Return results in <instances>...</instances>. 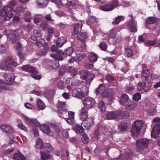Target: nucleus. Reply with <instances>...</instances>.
Returning <instances> with one entry per match:
<instances>
[{
    "label": "nucleus",
    "instance_id": "1",
    "mask_svg": "<svg viewBox=\"0 0 160 160\" xmlns=\"http://www.w3.org/2000/svg\"><path fill=\"white\" fill-rule=\"evenodd\" d=\"M42 140L38 138L36 141V143L37 145H38L41 149H43L42 151L41 152V157L42 160H46L50 158V155L46 153V152H49L52 150V148L51 146L48 143H45L43 144Z\"/></svg>",
    "mask_w": 160,
    "mask_h": 160
},
{
    "label": "nucleus",
    "instance_id": "2",
    "mask_svg": "<svg viewBox=\"0 0 160 160\" xmlns=\"http://www.w3.org/2000/svg\"><path fill=\"white\" fill-rule=\"evenodd\" d=\"M21 34V30L20 29H18L12 34H8L7 35V37L12 40L13 44L16 43L14 46V48L17 51H18V52L20 51V49L21 47V45L19 43H16V42L19 39V36Z\"/></svg>",
    "mask_w": 160,
    "mask_h": 160
},
{
    "label": "nucleus",
    "instance_id": "3",
    "mask_svg": "<svg viewBox=\"0 0 160 160\" xmlns=\"http://www.w3.org/2000/svg\"><path fill=\"white\" fill-rule=\"evenodd\" d=\"M3 65L0 64V68L6 71H12L13 69L12 68L11 65H12L14 67H16L18 64L15 62L14 59L12 57H8L5 60Z\"/></svg>",
    "mask_w": 160,
    "mask_h": 160
},
{
    "label": "nucleus",
    "instance_id": "4",
    "mask_svg": "<svg viewBox=\"0 0 160 160\" xmlns=\"http://www.w3.org/2000/svg\"><path fill=\"white\" fill-rule=\"evenodd\" d=\"M149 143V141L146 138L138 140L136 143V151L138 152L142 151L148 147Z\"/></svg>",
    "mask_w": 160,
    "mask_h": 160
},
{
    "label": "nucleus",
    "instance_id": "5",
    "mask_svg": "<svg viewBox=\"0 0 160 160\" xmlns=\"http://www.w3.org/2000/svg\"><path fill=\"white\" fill-rule=\"evenodd\" d=\"M11 8L5 5L0 10V16L5 17L3 18L4 21H9L12 18L13 16V13L12 12H10L12 11Z\"/></svg>",
    "mask_w": 160,
    "mask_h": 160
},
{
    "label": "nucleus",
    "instance_id": "6",
    "mask_svg": "<svg viewBox=\"0 0 160 160\" xmlns=\"http://www.w3.org/2000/svg\"><path fill=\"white\" fill-rule=\"evenodd\" d=\"M85 82H80L76 88L73 89L72 91V96L79 98H82L84 97V93L82 91V88L84 87Z\"/></svg>",
    "mask_w": 160,
    "mask_h": 160
},
{
    "label": "nucleus",
    "instance_id": "7",
    "mask_svg": "<svg viewBox=\"0 0 160 160\" xmlns=\"http://www.w3.org/2000/svg\"><path fill=\"white\" fill-rule=\"evenodd\" d=\"M57 47V45L52 46L51 48V51L55 52L56 53L51 54V56L56 60L62 61L63 60V58L61 55H63L64 53L61 50H59Z\"/></svg>",
    "mask_w": 160,
    "mask_h": 160
},
{
    "label": "nucleus",
    "instance_id": "8",
    "mask_svg": "<svg viewBox=\"0 0 160 160\" xmlns=\"http://www.w3.org/2000/svg\"><path fill=\"white\" fill-rule=\"evenodd\" d=\"M82 102L84 107L90 109L94 106L96 102L93 98L88 97L84 99Z\"/></svg>",
    "mask_w": 160,
    "mask_h": 160
},
{
    "label": "nucleus",
    "instance_id": "9",
    "mask_svg": "<svg viewBox=\"0 0 160 160\" xmlns=\"http://www.w3.org/2000/svg\"><path fill=\"white\" fill-rule=\"evenodd\" d=\"M129 16L131 18V19L128 22V29L131 32H136L137 30L136 27L137 22L132 18L133 16L132 14L129 15Z\"/></svg>",
    "mask_w": 160,
    "mask_h": 160
},
{
    "label": "nucleus",
    "instance_id": "10",
    "mask_svg": "<svg viewBox=\"0 0 160 160\" xmlns=\"http://www.w3.org/2000/svg\"><path fill=\"white\" fill-rule=\"evenodd\" d=\"M83 120H82V124L83 127L87 129H89L92 127L94 123V119L91 117L88 118Z\"/></svg>",
    "mask_w": 160,
    "mask_h": 160
},
{
    "label": "nucleus",
    "instance_id": "11",
    "mask_svg": "<svg viewBox=\"0 0 160 160\" xmlns=\"http://www.w3.org/2000/svg\"><path fill=\"white\" fill-rule=\"evenodd\" d=\"M106 118L108 120L119 119L118 110L108 112L106 114Z\"/></svg>",
    "mask_w": 160,
    "mask_h": 160
},
{
    "label": "nucleus",
    "instance_id": "12",
    "mask_svg": "<svg viewBox=\"0 0 160 160\" xmlns=\"http://www.w3.org/2000/svg\"><path fill=\"white\" fill-rule=\"evenodd\" d=\"M160 132V124H156L151 133V136L152 138H156L158 136Z\"/></svg>",
    "mask_w": 160,
    "mask_h": 160
},
{
    "label": "nucleus",
    "instance_id": "13",
    "mask_svg": "<svg viewBox=\"0 0 160 160\" xmlns=\"http://www.w3.org/2000/svg\"><path fill=\"white\" fill-rule=\"evenodd\" d=\"M24 119L28 121V123L30 125L32 126H39L40 123L38 122L37 120L35 118H30L26 116H23Z\"/></svg>",
    "mask_w": 160,
    "mask_h": 160
},
{
    "label": "nucleus",
    "instance_id": "14",
    "mask_svg": "<svg viewBox=\"0 0 160 160\" xmlns=\"http://www.w3.org/2000/svg\"><path fill=\"white\" fill-rule=\"evenodd\" d=\"M88 109L84 107L82 108L81 110L80 111L79 115L80 119L81 120H84L85 119L87 118H88Z\"/></svg>",
    "mask_w": 160,
    "mask_h": 160
},
{
    "label": "nucleus",
    "instance_id": "15",
    "mask_svg": "<svg viewBox=\"0 0 160 160\" xmlns=\"http://www.w3.org/2000/svg\"><path fill=\"white\" fill-rule=\"evenodd\" d=\"M40 128L42 132L49 136L53 135V132L50 130L49 127L47 125H41L40 126Z\"/></svg>",
    "mask_w": 160,
    "mask_h": 160
},
{
    "label": "nucleus",
    "instance_id": "16",
    "mask_svg": "<svg viewBox=\"0 0 160 160\" xmlns=\"http://www.w3.org/2000/svg\"><path fill=\"white\" fill-rule=\"evenodd\" d=\"M82 25V22L76 23L74 24V34L75 35H77L79 33L78 32L79 30H81Z\"/></svg>",
    "mask_w": 160,
    "mask_h": 160
},
{
    "label": "nucleus",
    "instance_id": "17",
    "mask_svg": "<svg viewBox=\"0 0 160 160\" xmlns=\"http://www.w3.org/2000/svg\"><path fill=\"white\" fill-rule=\"evenodd\" d=\"M13 158L14 160H26L25 156L19 151L13 154Z\"/></svg>",
    "mask_w": 160,
    "mask_h": 160
},
{
    "label": "nucleus",
    "instance_id": "18",
    "mask_svg": "<svg viewBox=\"0 0 160 160\" xmlns=\"http://www.w3.org/2000/svg\"><path fill=\"white\" fill-rule=\"evenodd\" d=\"M128 100L129 97L127 95L122 94L119 101V102L121 105H123L128 101Z\"/></svg>",
    "mask_w": 160,
    "mask_h": 160
},
{
    "label": "nucleus",
    "instance_id": "19",
    "mask_svg": "<svg viewBox=\"0 0 160 160\" xmlns=\"http://www.w3.org/2000/svg\"><path fill=\"white\" fill-rule=\"evenodd\" d=\"M118 114L119 119L128 118L130 116V114L128 112L121 110H118Z\"/></svg>",
    "mask_w": 160,
    "mask_h": 160
},
{
    "label": "nucleus",
    "instance_id": "20",
    "mask_svg": "<svg viewBox=\"0 0 160 160\" xmlns=\"http://www.w3.org/2000/svg\"><path fill=\"white\" fill-rule=\"evenodd\" d=\"M98 57L97 55L94 53H90L88 56V59L90 62L94 63L97 60Z\"/></svg>",
    "mask_w": 160,
    "mask_h": 160
},
{
    "label": "nucleus",
    "instance_id": "21",
    "mask_svg": "<svg viewBox=\"0 0 160 160\" xmlns=\"http://www.w3.org/2000/svg\"><path fill=\"white\" fill-rule=\"evenodd\" d=\"M106 79L109 82L113 83V86H116L118 85L117 82L114 79L113 77L110 74H108L106 76Z\"/></svg>",
    "mask_w": 160,
    "mask_h": 160
},
{
    "label": "nucleus",
    "instance_id": "22",
    "mask_svg": "<svg viewBox=\"0 0 160 160\" xmlns=\"http://www.w3.org/2000/svg\"><path fill=\"white\" fill-rule=\"evenodd\" d=\"M1 128L2 131L6 133H11L12 132V128L8 125L4 124L1 126Z\"/></svg>",
    "mask_w": 160,
    "mask_h": 160
},
{
    "label": "nucleus",
    "instance_id": "23",
    "mask_svg": "<svg viewBox=\"0 0 160 160\" xmlns=\"http://www.w3.org/2000/svg\"><path fill=\"white\" fill-rule=\"evenodd\" d=\"M141 130L132 126L131 130L132 135L133 137H136L140 134Z\"/></svg>",
    "mask_w": 160,
    "mask_h": 160
},
{
    "label": "nucleus",
    "instance_id": "24",
    "mask_svg": "<svg viewBox=\"0 0 160 160\" xmlns=\"http://www.w3.org/2000/svg\"><path fill=\"white\" fill-rule=\"evenodd\" d=\"M72 129L77 133H82L84 131V129L82 126L78 124L74 125L72 127Z\"/></svg>",
    "mask_w": 160,
    "mask_h": 160
},
{
    "label": "nucleus",
    "instance_id": "25",
    "mask_svg": "<svg viewBox=\"0 0 160 160\" xmlns=\"http://www.w3.org/2000/svg\"><path fill=\"white\" fill-rule=\"evenodd\" d=\"M66 42V38L63 37L59 38L56 41V44L58 47H61Z\"/></svg>",
    "mask_w": 160,
    "mask_h": 160
},
{
    "label": "nucleus",
    "instance_id": "26",
    "mask_svg": "<svg viewBox=\"0 0 160 160\" xmlns=\"http://www.w3.org/2000/svg\"><path fill=\"white\" fill-rule=\"evenodd\" d=\"M22 69L30 73L37 72V71L33 67H30L28 65H25L22 67Z\"/></svg>",
    "mask_w": 160,
    "mask_h": 160
},
{
    "label": "nucleus",
    "instance_id": "27",
    "mask_svg": "<svg viewBox=\"0 0 160 160\" xmlns=\"http://www.w3.org/2000/svg\"><path fill=\"white\" fill-rule=\"evenodd\" d=\"M4 78L7 82V84H8V82L13 81L14 79V76L12 74H5Z\"/></svg>",
    "mask_w": 160,
    "mask_h": 160
},
{
    "label": "nucleus",
    "instance_id": "28",
    "mask_svg": "<svg viewBox=\"0 0 160 160\" xmlns=\"http://www.w3.org/2000/svg\"><path fill=\"white\" fill-rule=\"evenodd\" d=\"M37 106L38 108L40 110H43L45 107V105L42 101L40 99L37 100Z\"/></svg>",
    "mask_w": 160,
    "mask_h": 160
},
{
    "label": "nucleus",
    "instance_id": "29",
    "mask_svg": "<svg viewBox=\"0 0 160 160\" xmlns=\"http://www.w3.org/2000/svg\"><path fill=\"white\" fill-rule=\"evenodd\" d=\"M68 72L73 76H76L77 74L78 70L73 66L69 67L68 68Z\"/></svg>",
    "mask_w": 160,
    "mask_h": 160
},
{
    "label": "nucleus",
    "instance_id": "30",
    "mask_svg": "<svg viewBox=\"0 0 160 160\" xmlns=\"http://www.w3.org/2000/svg\"><path fill=\"white\" fill-rule=\"evenodd\" d=\"M99 8L103 11H108L113 10L110 4H107L106 5L101 6Z\"/></svg>",
    "mask_w": 160,
    "mask_h": 160
},
{
    "label": "nucleus",
    "instance_id": "31",
    "mask_svg": "<svg viewBox=\"0 0 160 160\" xmlns=\"http://www.w3.org/2000/svg\"><path fill=\"white\" fill-rule=\"evenodd\" d=\"M146 23L148 24H154L157 21V18L154 17H149L146 19Z\"/></svg>",
    "mask_w": 160,
    "mask_h": 160
},
{
    "label": "nucleus",
    "instance_id": "32",
    "mask_svg": "<svg viewBox=\"0 0 160 160\" xmlns=\"http://www.w3.org/2000/svg\"><path fill=\"white\" fill-rule=\"evenodd\" d=\"M58 112L59 113V116L63 118H65V117L68 115V112L66 108L62 109H59Z\"/></svg>",
    "mask_w": 160,
    "mask_h": 160
},
{
    "label": "nucleus",
    "instance_id": "33",
    "mask_svg": "<svg viewBox=\"0 0 160 160\" xmlns=\"http://www.w3.org/2000/svg\"><path fill=\"white\" fill-rule=\"evenodd\" d=\"M143 125L142 122L141 120H139L134 122L132 126L141 130L143 127Z\"/></svg>",
    "mask_w": 160,
    "mask_h": 160
},
{
    "label": "nucleus",
    "instance_id": "34",
    "mask_svg": "<svg viewBox=\"0 0 160 160\" xmlns=\"http://www.w3.org/2000/svg\"><path fill=\"white\" fill-rule=\"evenodd\" d=\"M48 2V0H38L37 1V3L38 6L41 8L46 6Z\"/></svg>",
    "mask_w": 160,
    "mask_h": 160
},
{
    "label": "nucleus",
    "instance_id": "35",
    "mask_svg": "<svg viewBox=\"0 0 160 160\" xmlns=\"http://www.w3.org/2000/svg\"><path fill=\"white\" fill-rule=\"evenodd\" d=\"M137 106V103L136 102H133L126 105L125 107V108L127 110H133Z\"/></svg>",
    "mask_w": 160,
    "mask_h": 160
},
{
    "label": "nucleus",
    "instance_id": "36",
    "mask_svg": "<svg viewBox=\"0 0 160 160\" xmlns=\"http://www.w3.org/2000/svg\"><path fill=\"white\" fill-rule=\"evenodd\" d=\"M151 86V82L146 80V81L144 82V91L145 92H148L150 89Z\"/></svg>",
    "mask_w": 160,
    "mask_h": 160
},
{
    "label": "nucleus",
    "instance_id": "37",
    "mask_svg": "<svg viewBox=\"0 0 160 160\" xmlns=\"http://www.w3.org/2000/svg\"><path fill=\"white\" fill-rule=\"evenodd\" d=\"M98 107L102 112H104L106 111V106L103 101H101L98 102Z\"/></svg>",
    "mask_w": 160,
    "mask_h": 160
},
{
    "label": "nucleus",
    "instance_id": "38",
    "mask_svg": "<svg viewBox=\"0 0 160 160\" xmlns=\"http://www.w3.org/2000/svg\"><path fill=\"white\" fill-rule=\"evenodd\" d=\"M88 71L86 70H82L80 72L81 74L80 78L83 80H85L87 78L88 75L89 74Z\"/></svg>",
    "mask_w": 160,
    "mask_h": 160
},
{
    "label": "nucleus",
    "instance_id": "39",
    "mask_svg": "<svg viewBox=\"0 0 160 160\" xmlns=\"http://www.w3.org/2000/svg\"><path fill=\"white\" fill-rule=\"evenodd\" d=\"M17 5V3L15 0H12L9 2L8 4H7L6 6L7 7L11 8V11H12L14 9V7L16 6Z\"/></svg>",
    "mask_w": 160,
    "mask_h": 160
},
{
    "label": "nucleus",
    "instance_id": "40",
    "mask_svg": "<svg viewBox=\"0 0 160 160\" xmlns=\"http://www.w3.org/2000/svg\"><path fill=\"white\" fill-rule=\"evenodd\" d=\"M150 73V72L149 69L143 70L142 73V77H144L145 79L147 80Z\"/></svg>",
    "mask_w": 160,
    "mask_h": 160
},
{
    "label": "nucleus",
    "instance_id": "41",
    "mask_svg": "<svg viewBox=\"0 0 160 160\" xmlns=\"http://www.w3.org/2000/svg\"><path fill=\"white\" fill-rule=\"evenodd\" d=\"M78 38L81 41H83L87 37L86 34L82 32H79L77 34Z\"/></svg>",
    "mask_w": 160,
    "mask_h": 160
},
{
    "label": "nucleus",
    "instance_id": "42",
    "mask_svg": "<svg viewBox=\"0 0 160 160\" xmlns=\"http://www.w3.org/2000/svg\"><path fill=\"white\" fill-rule=\"evenodd\" d=\"M31 18V16L30 13L29 12H27L23 16V18L27 22H29L30 21Z\"/></svg>",
    "mask_w": 160,
    "mask_h": 160
},
{
    "label": "nucleus",
    "instance_id": "43",
    "mask_svg": "<svg viewBox=\"0 0 160 160\" xmlns=\"http://www.w3.org/2000/svg\"><path fill=\"white\" fill-rule=\"evenodd\" d=\"M68 156L69 152L67 150L64 149L62 151L61 155V158L62 159H63V158H65V159H67L68 158ZM63 159L64 160V158H63Z\"/></svg>",
    "mask_w": 160,
    "mask_h": 160
},
{
    "label": "nucleus",
    "instance_id": "44",
    "mask_svg": "<svg viewBox=\"0 0 160 160\" xmlns=\"http://www.w3.org/2000/svg\"><path fill=\"white\" fill-rule=\"evenodd\" d=\"M94 74L92 73L89 72L87 78L85 79V80L87 82H91L94 78Z\"/></svg>",
    "mask_w": 160,
    "mask_h": 160
},
{
    "label": "nucleus",
    "instance_id": "45",
    "mask_svg": "<svg viewBox=\"0 0 160 160\" xmlns=\"http://www.w3.org/2000/svg\"><path fill=\"white\" fill-rule=\"evenodd\" d=\"M124 19V17L123 16H118L115 18V21L112 23L113 24H118L121 21L123 20Z\"/></svg>",
    "mask_w": 160,
    "mask_h": 160
},
{
    "label": "nucleus",
    "instance_id": "46",
    "mask_svg": "<svg viewBox=\"0 0 160 160\" xmlns=\"http://www.w3.org/2000/svg\"><path fill=\"white\" fill-rule=\"evenodd\" d=\"M105 87L103 84H101L99 85L98 87L97 88L96 90V92L97 94H100L102 92L103 89H104Z\"/></svg>",
    "mask_w": 160,
    "mask_h": 160
},
{
    "label": "nucleus",
    "instance_id": "47",
    "mask_svg": "<svg viewBox=\"0 0 160 160\" xmlns=\"http://www.w3.org/2000/svg\"><path fill=\"white\" fill-rule=\"evenodd\" d=\"M82 57L81 56H79L76 59L74 58H72L69 60V62L70 63H73L74 61L78 63L79 61L82 59Z\"/></svg>",
    "mask_w": 160,
    "mask_h": 160
},
{
    "label": "nucleus",
    "instance_id": "48",
    "mask_svg": "<svg viewBox=\"0 0 160 160\" xmlns=\"http://www.w3.org/2000/svg\"><path fill=\"white\" fill-rule=\"evenodd\" d=\"M117 32V31L116 29H112L110 31V36L111 37L115 38L116 37V35Z\"/></svg>",
    "mask_w": 160,
    "mask_h": 160
},
{
    "label": "nucleus",
    "instance_id": "49",
    "mask_svg": "<svg viewBox=\"0 0 160 160\" xmlns=\"http://www.w3.org/2000/svg\"><path fill=\"white\" fill-rule=\"evenodd\" d=\"M73 52V49L72 47H69L65 50V53L67 55H70Z\"/></svg>",
    "mask_w": 160,
    "mask_h": 160
},
{
    "label": "nucleus",
    "instance_id": "50",
    "mask_svg": "<svg viewBox=\"0 0 160 160\" xmlns=\"http://www.w3.org/2000/svg\"><path fill=\"white\" fill-rule=\"evenodd\" d=\"M58 88L60 89H63L65 87L64 82L62 80H60L57 84Z\"/></svg>",
    "mask_w": 160,
    "mask_h": 160
},
{
    "label": "nucleus",
    "instance_id": "51",
    "mask_svg": "<svg viewBox=\"0 0 160 160\" xmlns=\"http://www.w3.org/2000/svg\"><path fill=\"white\" fill-rule=\"evenodd\" d=\"M25 9V8L21 6L17 7L15 9H14L13 11L15 12H22L24 11Z\"/></svg>",
    "mask_w": 160,
    "mask_h": 160
},
{
    "label": "nucleus",
    "instance_id": "52",
    "mask_svg": "<svg viewBox=\"0 0 160 160\" xmlns=\"http://www.w3.org/2000/svg\"><path fill=\"white\" fill-rule=\"evenodd\" d=\"M65 103L62 102H59L58 103V110L59 109H62L63 108H66Z\"/></svg>",
    "mask_w": 160,
    "mask_h": 160
},
{
    "label": "nucleus",
    "instance_id": "53",
    "mask_svg": "<svg viewBox=\"0 0 160 160\" xmlns=\"http://www.w3.org/2000/svg\"><path fill=\"white\" fill-rule=\"evenodd\" d=\"M108 92V98L113 96L114 94V90L111 88H107Z\"/></svg>",
    "mask_w": 160,
    "mask_h": 160
},
{
    "label": "nucleus",
    "instance_id": "54",
    "mask_svg": "<svg viewBox=\"0 0 160 160\" xmlns=\"http://www.w3.org/2000/svg\"><path fill=\"white\" fill-rule=\"evenodd\" d=\"M113 9L118 6V2L117 0H112V3L110 4Z\"/></svg>",
    "mask_w": 160,
    "mask_h": 160
},
{
    "label": "nucleus",
    "instance_id": "55",
    "mask_svg": "<svg viewBox=\"0 0 160 160\" xmlns=\"http://www.w3.org/2000/svg\"><path fill=\"white\" fill-rule=\"evenodd\" d=\"M80 82H82L78 81V80H74L72 82L71 84V86L72 88H73V89H74L76 88V86L79 84Z\"/></svg>",
    "mask_w": 160,
    "mask_h": 160
},
{
    "label": "nucleus",
    "instance_id": "56",
    "mask_svg": "<svg viewBox=\"0 0 160 160\" xmlns=\"http://www.w3.org/2000/svg\"><path fill=\"white\" fill-rule=\"evenodd\" d=\"M132 49L130 48H128L126 49L125 53V55L126 56L128 57H130L132 55Z\"/></svg>",
    "mask_w": 160,
    "mask_h": 160
},
{
    "label": "nucleus",
    "instance_id": "57",
    "mask_svg": "<svg viewBox=\"0 0 160 160\" xmlns=\"http://www.w3.org/2000/svg\"><path fill=\"white\" fill-rule=\"evenodd\" d=\"M82 140L84 143H87L88 141V137L86 134H84L82 136Z\"/></svg>",
    "mask_w": 160,
    "mask_h": 160
},
{
    "label": "nucleus",
    "instance_id": "58",
    "mask_svg": "<svg viewBox=\"0 0 160 160\" xmlns=\"http://www.w3.org/2000/svg\"><path fill=\"white\" fill-rule=\"evenodd\" d=\"M51 126L55 132H58L60 130L59 127L54 124H51Z\"/></svg>",
    "mask_w": 160,
    "mask_h": 160
},
{
    "label": "nucleus",
    "instance_id": "59",
    "mask_svg": "<svg viewBox=\"0 0 160 160\" xmlns=\"http://www.w3.org/2000/svg\"><path fill=\"white\" fill-rule=\"evenodd\" d=\"M57 60L55 61L54 62H53L52 64V67L53 69H56L59 66V63Z\"/></svg>",
    "mask_w": 160,
    "mask_h": 160
},
{
    "label": "nucleus",
    "instance_id": "60",
    "mask_svg": "<svg viewBox=\"0 0 160 160\" xmlns=\"http://www.w3.org/2000/svg\"><path fill=\"white\" fill-rule=\"evenodd\" d=\"M20 20V18L19 17V15L18 14H16L13 16V21L15 23L18 22Z\"/></svg>",
    "mask_w": 160,
    "mask_h": 160
},
{
    "label": "nucleus",
    "instance_id": "61",
    "mask_svg": "<svg viewBox=\"0 0 160 160\" xmlns=\"http://www.w3.org/2000/svg\"><path fill=\"white\" fill-rule=\"evenodd\" d=\"M108 92L107 88L106 89L105 88L100 93L101 95L102 96V97H108Z\"/></svg>",
    "mask_w": 160,
    "mask_h": 160
},
{
    "label": "nucleus",
    "instance_id": "62",
    "mask_svg": "<svg viewBox=\"0 0 160 160\" xmlns=\"http://www.w3.org/2000/svg\"><path fill=\"white\" fill-rule=\"evenodd\" d=\"M44 42V40L43 39H41L37 42L36 44L38 47H40L43 45Z\"/></svg>",
    "mask_w": 160,
    "mask_h": 160
},
{
    "label": "nucleus",
    "instance_id": "63",
    "mask_svg": "<svg viewBox=\"0 0 160 160\" xmlns=\"http://www.w3.org/2000/svg\"><path fill=\"white\" fill-rule=\"evenodd\" d=\"M156 42V41L155 40H149L146 43V44L147 46H152L154 45Z\"/></svg>",
    "mask_w": 160,
    "mask_h": 160
},
{
    "label": "nucleus",
    "instance_id": "64",
    "mask_svg": "<svg viewBox=\"0 0 160 160\" xmlns=\"http://www.w3.org/2000/svg\"><path fill=\"white\" fill-rule=\"evenodd\" d=\"M99 46V47L103 51H105L106 50L107 46L104 42H102L100 43Z\"/></svg>",
    "mask_w": 160,
    "mask_h": 160
}]
</instances>
